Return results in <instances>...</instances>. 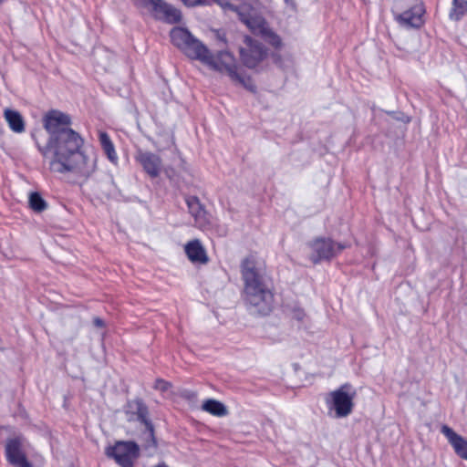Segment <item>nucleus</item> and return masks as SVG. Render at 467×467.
<instances>
[{
  "label": "nucleus",
  "instance_id": "obj_12",
  "mask_svg": "<svg viewBox=\"0 0 467 467\" xmlns=\"http://www.w3.org/2000/svg\"><path fill=\"white\" fill-rule=\"evenodd\" d=\"M185 202L188 207V212L194 219V223L197 227L202 228L209 224L208 214L198 197L186 195Z\"/></svg>",
  "mask_w": 467,
  "mask_h": 467
},
{
  "label": "nucleus",
  "instance_id": "obj_8",
  "mask_svg": "<svg viewBox=\"0 0 467 467\" xmlns=\"http://www.w3.org/2000/svg\"><path fill=\"white\" fill-rule=\"evenodd\" d=\"M138 2L141 6L148 9L157 20L176 24L182 19L181 12L163 0H138Z\"/></svg>",
  "mask_w": 467,
  "mask_h": 467
},
{
  "label": "nucleus",
  "instance_id": "obj_16",
  "mask_svg": "<svg viewBox=\"0 0 467 467\" xmlns=\"http://www.w3.org/2000/svg\"><path fill=\"white\" fill-rule=\"evenodd\" d=\"M4 117L12 131L21 133L25 130V121L18 111L5 109Z\"/></svg>",
  "mask_w": 467,
  "mask_h": 467
},
{
  "label": "nucleus",
  "instance_id": "obj_5",
  "mask_svg": "<svg viewBox=\"0 0 467 467\" xmlns=\"http://www.w3.org/2000/svg\"><path fill=\"white\" fill-rule=\"evenodd\" d=\"M357 391L350 383H345L329 393L327 400L328 409L335 411L337 418H345L350 415L354 409V399Z\"/></svg>",
  "mask_w": 467,
  "mask_h": 467
},
{
  "label": "nucleus",
  "instance_id": "obj_14",
  "mask_svg": "<svg viewBox=\"0 0 467 467\" xmlns=\"http://www.w3.org/2000/svg\"><path fill=\"white\" fill-rule=\"evenodd\" d=\"M441 432L447 438L455 453L462 459L467 461V440L456 433L447 425L441 426Z\"/></svg>",
  "mask_w": 467,
  "mask_h": 467
},
{
  "label": "nucleus",
  "instance_id": "obj_10",
  "mask_svg": "<svg viewBox=\"0 0 467 467\" xmlns=\"http://www.w3.org/2000/svg\"><path fill=\"white\" fill-rule=\"evenodd\" d=\"M244 43L246 47L240 48V57L243 64L249 67L254 68L267 56V49L257 40L250 36H245Z\"/></svg>",
  "mask_w": 467,
  "mask_h": 467
},
{
  "label": "nucleus",
  "instance_id": "obj_13",
  "mask_svg": "<svg viewBox=\"0 0 467 467\" xmlns=\"http://www.w3.org/2000/svg\"><path fill=\"white\" fill-rule=\"evenodd\" d=\"M136 159L141 164L145 172L151 178L159 176L161 168L160 156L152 152L140 150Z\"/></svg>",
  "mask_w": 467,
  "mask_h": 467
},
{
  "label": "nucleus",
  "instance_id": "obj_9",
  "mask_svg": "<svg viewBox=\"0 0 467 467\" xmlns=\"http://www.w3.org/2000/svg\"><path fill=\"white\" fill-rule=\"evenodd\" d=\"M25 442L26 439L20 436L6 440L5 446V458L14 467H29Z\"/></svg>",
  "mask_w": 467,
  "mask_h": 467
},
{
  "label": "nucleus",
  "instance_id": "obj_11",
  "mask_svg": "<svg viewBox=\"0 0 467 467\" xmlns=\"http://www.w3.org/2000/svg\"><path fill=\"white\" fill-rule=\"evenodd\" d=\"M126 413L136 417V420L142 423L150 431V436L153 441V424L149 419V409L141 399H135L128 401Z\"/></svg>",
  "mask_w": 467,
  "mask_h": 467
},
{
  "label": "nucleus",
  "instance_id": "obj_26",
  "mask_svg": "<svg viewBox=\"0 0 467 467\" xmlns=\"http://www.w3.org/2000/svg\"><path fill=\"white\" fill-rule=\"evenodd\" d=\"M387 114L390 115L395 119L404 123H409L410 121V118L401 112L387 111Z\"/></svg>",
  "mask_w": 467,
  "mask_h": 467
},
{
  "label": "nucleus",
  "instance_id": "obj_15",
  "mask_svg": "<svg viewBox=\"0 0 467 467\" xmlns=\"http://www.w3.org/2000/svg\"><path fill=\"white\" fill-rule=\"evenodd\" d=\"M185 253L192 263L204 265L209 261L206 251L198 239L190 241L185 245Z\"/></svg>",
  "mask_w": 467,
  "mask_h": 467
},
{
  "label": "nucleus",
  "instance_id": "obj_21",
  "mask_svg": "<svg viewBox=\"0 0 467 467\" xmlns=\"http://www.w3.org/2000/svg\"><path fill=\"white\" fill-rule=\"evenodd\" d=\"M265 40L274 47L279 48L282 46V40L280 36L270 29H265L263 31Z\"/></svg>",
  "mask_w": 467,
  "mask_h": 467
},
{
  "label": "nucleus",
  "instance_id": "obj_1",
  "mask_svg": "<svg viewBox=\"0 0 467 467\" xmlns=\"http://www.w3.org/2000/svg\"><path fill=\"white\" fill-rule=\"evenodd\" d=\"M47 133L45 145L37 141L39 151L49 159V169L55 173H71L88 178L96 170V159L86 155L83 137L72 129L71 117L57 109L49 110L43 118Z\"/></svg>",
  "mask_w": 467,
  "mask_h": 467
},
{
  "label": "nucleus",
  "instance_id": "obj_29",
  "mask_svg": "<svg viewBox=\"0 0 467 467\" xmlns=\"http://www.w3.org/2000/svg\"><path fill=\"white\" fill-rule=\"evenodd\" d=\"M188 6H194L200 4L199 0H182Z\"/></svg>",
  "mask_w": 467,
  "mask_h": 467
},
{
  "label": "nucleus",
  "instance_id": "obj_18",
  "mask_svg": "<svg viewBox=\"0 0 467 467\" xmlns=\"http://www.w3.org/2000/svg\"><path fill=\"white\" fill-rule=\"evenodd\" d=\"M202 409L218 417L225 416L228 412L226 407L222 402L213 399L205 400L202 405Z\"/></svg>",
  "mask_w": 467,
  "mask_h": 467
},
{
  "label": "nucleus",
  "instance_id": "obj_32",
  "mask_svg": "<svg viewBox=\"0 0 467 467\" xmlns=\"http://www.w3.org/2000/svg\"><path fill=\"white\" fill-rule=\"evenodd\" d=\"M285 3H287V4H288V3H290L292 0H285Z\"/></svg>",
  "mask_w": 467,
  "mask_h": 467
},
{
  "label": "nucleus",
  "instance_id": "obj_19",
  "mask_svg": "<svg viewBox=\"0 0 467 467\" xmlns=\"http://www.w3.org/2000/svg\"><path fill=\"white\" fill-rule=\"evenodd\" d=\"M467 12L466 0H453L452 7L450 12V18L455 21L460 20Z\"/></svg>",
  "mask_w": 467,
  "mask_h": 467
},
{
  "label": "nucleus",
  "instance_id": "obj_23",
  "mask_svg": "<svg viewBox=\"0 0 467 467\" xmlns=\"http://www.w3.org/2000/svg\"><path fill=\"white\" fill-rule=\"evenodd\" d=\"M289 315L291 316V317L293 319H296L297 321H302L306 317V313H305L304 309H302L299 306L292 307L290 309Z\"/></svg>",
  "mask_w": 467,
  "mask_h": 467
},
{
  "label": "nucleus",
  "instance_id": "obj_6",
  "mask_svg": "<svg viewBox=\"0 0 467 467\" xmlns=\"http://www.w3.org/2000/svg\"><path fill=\"white\" fill-rule=\"evenodd\" d=\"M308 247L311 250L309 259L317 265L322 261H330L346 249L348 245L343 243H337L330 238L317 237L308 243Z\"/></svg>",
  "mask_w": 467,
  "mask_h": 467
},
{
  "label": "nucleus",
  "instance_id": "obj_30",
  "mask_svg": "<svg viewBox=\"0 0 467 467\" xmlns=\"http://www.w3.org/2000/svg\"><path fill=\"white\" fill-rule=\"evenodd\" d=\"M106 182L109 186V189H108V193H111V192H112L111 188L115 187V184H114V182H113L112 178L109 177Z\"/></svg>",
  "mask_w": 467,
  "mask_h": 467
},
{
  "label": "nucleus",
  "instance_id": "obj_33",
  "mask_svg": "<svg viewBox=\"0 0 467 467\" xmlns=\"http://www.w3.org/2000/svg\"><path fill=\"white\" fill-rule=\"evenodd\" d=\"M4 0H0V3H2Z\"/></svg>",
  "mask_w": 467,
  "mask_h": 467
},
{
  "label": "nucleus",
  "instance_id": "obj_28",
  "mask_svg": "<svg viewBox=\"0 0 467 467\" xmlns=\"http://www.w3.org/2000/svg\"><path fill=\"white\" fill-rule=\"evenodd\" d=\"M216 38L223 42V44H226V37H225V34L224 33H222L220 31H216Z\"/></svg>",
  "mask_w": 467,
  "mask_h": 467
},
{
  "label": "nucleus",
  "instance_id": "obj_22",
  "mask_svg": "<svg viewBox=\"0 0 467 467\" xmlns=\"http://www.w3.org/2000/svg\"><path fill=\"white\" fill-rule=\"evenodd\" d=\"M143 440H144V446L146 449H156L158 447L157 440L155 437V431L153 430V441L151 440V437L150 436V431L145 428V431L142 433Z\"/></svg>",
  "mask_w": 467,
  "mask_h": 467
},
{
  "label": "nucleus",
  "instance_id": "obj_3",
  "mask_svg": "<svg viewBox=\"0 0 467 467\" xmlns=\"http://www.w3.org/2000/svg\"><path fill=\"white\" fill-rule=\"evenodd\" d=\"M241 274L247 310L254 316L270 314L274 306V295L267 287L263 268L254 256L245 257L242 261Z\"/></svg>",
  "mask_w": 467,
  "mask_h": 467
},
{
  "label": "nucleus",
  "instance_id": "obj_31",
  "mask_svg": "<svg viewBox=\"0 0 467 467\" xmlns=\"http://www.w3.org/2000/svg\"><path fill=\"white\" fill-rule=\"evenodd\" d=\"M94 325L99 327H102L104 326V322L99 317L94 318Z\"/></svg>",
  "mask_w": 467,
  "mask_h": 467
},
{
  "label": "nucleus",
  "instance_id": "obj_17",
  "mask_svg": "<svg viewBox=\"0 0 467 467\" xmlns=\"http://www.w3.org/2000/svg\"><path fill=\"white\" fill-rule=\"evenodd\" d=\"M99 138L100 145H101L105 154L107 155L108 159L111 162H116L118 160V156L115 151L114 145H113L109 136L108 135V133L105 131H100Z\"/></svg>",
  "mask_w": 467,
  "mask_h": 467
},
{
  "label": "nucleus",
  "instance_id": "obj_25",
  "mask_svg": "<svg viewBox=\"0 0 467 467\" xmlns=\"http://www.w3.org/2000/svg\"><path fill=\"white\" fill-rule=\"evenodd\" d=\"M171 383L162 379H157L154 383V389H158L161 392L167 391L171 388Z\"/></svg>",
  "mask_w": 467,
  "mask_h": 467
},
{
  "label": "nucleus",
  "instance_id": "obj_20",
  "mask_svg": "<svg viewBox=\"0 0 467 467\" xmlns=\"http://www.w3.org/2000/svg\"><path fill=\"white\" fill-rule=\"evenodd\" d=\"M47 202L37 192H31V211L40 213L48 208Z\"/></svg>",
  "mask_w": 467,
  "mask_h": 467
},
{
  "label": "nucleus",
  "instance_id": "obj_27",
  "mask_svg": "<svg viewBox=\"0 0 467 467\" xmlns=\"http://www.w3.org/2000/svg\"><path fill=\"white\" fill-rule=\"evenodd\" d=\"M32 458L34 460L35 464L37 467H41L44 464V459L40 455L34 454V455H31V459ZM31 467H33V462H31Z\"/></svg>",
  "mask_w": 467,
  "mask_h": 467
},
{
  "label": "nucleus",
  "instance_id": "obj_7",
  "mask_svg": "<svg viewBox=\"0 0 467 467\" xmlns=\"http://www.w3.org/2000/svg\"><path fill=\"white\" fill-rule=\"evenodd\" d=\"M105 454L120 467H134V462L140 456V447L135 441H117L106 448Z\"/></svg>",
  "mask_w": 467,
  "mask_h": 467
},
{
  "label": "nucleus",
  "instance_id": "obj_24",
  "mask_svg": "<svg viewBox=\"0 0 467 467\" xmlns=\"http://www.w3.org/2000/svg\"><path fill=\"white\" fill-rule=\"evenodd\" d=\"M230 1L231 0H214V2L218 4L223 10H230L239 13L238 7L233 5Z\"/></svg>",
  "mask_w": 467,
  "mask_h": 467
},
{
  "label": "nucleus",
  "instance_id": "obj_2",
  "mask_svg": "<svg viewBox=\"0 0 467 467\" xmlns=\"http://www.w3.org/2000/svg\"><path fill=\"white\" fill-rule=\"evenodd\" d=\"M170 36L171 43L189 58L198 60L215 71L226 74L232 81L251 91L255 90V86L251 79L239 72L236 59L229 51L221 50L216 55L213 54L201 40L184 27L172 28Z\"/></svg>",
  "mask_w": 467,
  "mask_h": 467
},
{
  "label": "nucleus",
  "instance_id": "obj_4",
  "mask_svg": "<svg viewBox=\"0 0 467 467\" xmlns=\"http://www.w3.org/2000/svg\"><path fill=\"white\" fill-rule=\"evenodd\" d=\"M397 12L395 19L407 27H420L425 8L421 0H398L394 5Z\"/></svg>",
  "mask_w": 467,
  "mask_h": 467
}]
</instances>
